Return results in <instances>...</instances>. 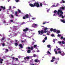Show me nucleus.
<instances>
[{
    "instance_id": "1",
    "label": "nucleus",
    "mask_w": 65,
    "mask_h": 65,
    "mask_svg": "<svg viewBox=\"0 0 65 65\" xmlns=\"http://www.w3.org/2000/svg\"><path fill=\"white\" fill-rule=\"evenodd\" d=\"M55 13L53 15V16H57V14H56V13H57L58 16V17H61L63 19L64 18V16L62 15V14H63V12L62 11V10L59 9L58 10V11L56 10H55L54 12Z\"/></svg>"
},
{
    "instance_id": "2",
    "label": "nucleus",
    "mask_w": 65,
    "mask_h": 65,
    "mask_svg": "<svg viewBox=\"0 0 65 65\" xmlns=\"http://www.w3.org/2000/svg\"><path fill=\"white\" fill-rule=\"evenodd\" d=\"M28 30V28H27L23 30V31L25 33H23L22 35V36H23V37H28L29 38H31V37L32 36H31L30 37H29L28 36L26 35V32Z\"/></svg>"
},
{
    "instance_id": "3",
    "label": "nucleus",
    "mask_w": 65,
    "mask_h": 65,
    "mask_svg": "<svg viewBox=\"0 0 65 65\" xmlns=\"http://www.w3.org/2000/svg\"><path fill=\"white\" fill-rule=\"evenodd\" d=\"M29 5L31 7H35V6H36L37 7H40V6H39V4L38 3H35L34 4V5L32 4H30Z\"/></svg>"
},
{
    "instance_id": "4",
    "label": "nucleus",
    "mask_w": 65,
    "mask_h": 65,
    "mask_svg": "<svg viewBox=\"0 0 65 65\" xmlns=\"http://www.w3.org/2000/svg\"><path fill=\"white\" fill-rule=\"evenodd\" d=\"M36 55L34 54L33 56H27L26 57H25L24 58V60H25V61H28L29 60V59H30V58H33L34 57H36Z\"/></svg>"
},
{
    "instance_id": "5",
    "label": "nucleus",
    "mask_w": 65,
    "mask_h": 65,
    "mask_svg": "<svg viewBox=\"0 0 65 65\" xmlns=\"http://www.w3.org/2000/svg\"><path fill=\"white\" fill-rule=\"evenodd\" d=\"M47 32V31H44L43 32V30H42L41 31L39 30L38 31L39 34V35L40 34V35H42V34H43V32L45 33H46Z\"/></svg>"
},
{
    "instance_id": "6",
    "label": "nucleus",
    "mask_w": 65,
    "mask_h": 65,
    "mask_svg": "<svg viewBox=\"0 0 65 65\" xmlns=\"http://www.w3.org/2000/svg\"><path fill=\"white\" fill-rule=\"evenodd\" d=\"M58 53V54H61V55L62 56H63L65 55V53H64V52L62 51L61 50L59 51Z\"/></svg>"
},
{
    "instance_id": "7",
    "label": "nucleus",
    "mask_w": 65,
    "mask_h": 65,
    "mask_svg": "<svg viewBox=\"0 0 65 65\" xmlns=\"http://www.w3.org/2000/svg\"><path fill=\"white\" fill-rule=\"evenodd\" d=\"M61 43H62V42H61L58 41V42L57 43H59L60 45L61 46H63V44H61Z\"/></svg>"
},
{
    "instance_id": "8",
    "label": "nucleus",
    "mask_w": 65,
    "mask_h": 65,
    "mask_svg": "<svg viewBox=\"0 0 65 65\" xmlns=\"http://www.w3.org/2000/svg\"><path fill=\"white\" fill-rule=\"evenodd\" d=\"M38 26V25L36 24H34L32 25L33 27H35Z\"/></svg>"
},
{
    "instance_id": "9",
    "label": "nucleus",
    "mask_w": 65,
    "mask_h": 65,
    "mask_svg": "<svg viewBox=\"0 0 65 65\" xmlns=\"http://www.w3.org/2000/svg\"><path fill=\"white\" fill-rule=\"evenodd\" d=\"M13 29H15V30H17L18 28V27L16 26H14L13 27Z\"/></svg>"
},
{
    "instance_id": "10",
    "label": "nucleus",
    "mask_w": 65,
    "mask_h": 65,
    "mask_svg": "<svg viewBox=\"0 0 65 65\" xmlns=\"http://www.w3.org/2000/svg\"><path fill=\"white\" fill-rule=\"evenodd\" d=\"M4 23L5 24V25H8V24H7V23L6 22V21L4 20Z\"/></svg>"
},
{
    "instance_id": "11",
    "label": "nucleus",
    "mask_w": 65,
    "mask_h": 65,
    "mask_svg": "<svg viewBox=\"0 0 65 65\" xmlns=\"http://www.w3.org/2000/svg\"><path fill=\"white\" fill-rule=\"evenodd\" d=\"M43 29H44V31H46L47 29H48V28H47V27H44V28H43Z\"/></svg>"
},
{
    "instance_id": "12",
    "label": "nucleus",
    "mask_w": 65,
    "mask_h": 65,
    "mask_svg": "<svg viewBox=\"0 0 65 65\" xmlns=\"http://www.w3.org/2000/svg\"><path fill=\"white\" fill-rule=\"evenodd\" d=\"M60 31L58 30H57L56 31V33L57 34H59V33H60Z\"/></svg>"
},
{
    "instance_id": "13",
    "label": "nucleus",
    "mask_w": 65,
    "mask_h": 65,
    "mask_svg": "<svg viewBox=\"0 0 65 65\" xmlns=\"http://www.w3.org/2000/svg\"><path fill=\"white\" fill-rule=\"evenodd\" d=\"M18 12L17 11L15 12V14L16 17H18Z\"/></svg>"
},
{
    "instance_id": "14",
    "label": "nucleus",
    "mask_w": 65,
    "mask_h": 65,
    "mask_svg": "<svg viewBox=\"0 0 65 65\" xmlns=\"http://www.w3.org/2000/svg\"><path fill=\"white\" fill-rule=\"evenodd\" d=\"M3 61V59H1L0 60V63L1 64H2V62Z\"/></svg>"
},
{
    "instance_id": "15",
    "label": "nucleus",
    "mask_w": 65,
    "mask_h": 65,
    "mask_svg": "<svg viewBox=\"0 0 65 65\" xmlns=\"http://www.w3.org/2000/svg\"><path fill=\"white\" fill-rule=\"evenodd\" d=\"M60 21L61 22H62V23H65V21L63 20L62 19H60Z\"/></svg>"
},
{
    "instance_id": "16",
    "label": "nucleus",
    "mask_w": 65,
    "mask_h": 65,
    "mask_svg": "<svg viewBox=\"0 0 65 65\" xmlns=\"http://www.w3.org/2000/svg\"><path fill=\"white\" fill-rule=\"evenodd\" d=\"M19 46L21 48H23V45L22 44H20L19 45Z\"/></svg>"
},
{
    "instance_id": "17",
    "label": "nucleus",
    "mask_w": 65,
    "mask_h": 65,
    "mask_svg": "<svg viewBox=\"0 0 65 65\" xmlns=\"http://www.w3.org/2000/svg\"><path fill=\"white\" fill-rule=\"evenodd\" d=\"M54 52H55L56 54H58V52H57L56 51V49H54Z\"/></svg>"
},
{
    "instance_id": "18",
    "label": "nucleus",
    "mask_w": 65,
    "mask_h": 65,
    "mask_svg": "<svg viewBox=\"0 0 65 65\" xmlns=\"http://www.w3.org/2000/svg\"><path fill=\"white\" fill-rule=\"evenodd\" d=\"M38 59H37L35 60V62H38Z\"/></svg>"
},
{
    "instance_id": "19",
    "label": "nucleus",
    "mask_w": 65,
    "mask_h": 65,
    "mask_svg": "<svg viewBox=\"0 0 65 65\" xmlns=\"http://www.w3.org/2000/svg\"><path fill=\"white\" fill-rule=\"evenodd\" d=\"M42 3L43 4V5H46V4L44 1Z\"/></svg>"
},
{
    "instance_id": "20",
    "label": "nucleus",
    "mask_w": 65,
    "mask_h": 65,
    "mask_svg": "<svg viewBox=\"0 0 65 65\" xmlns=\"http://www.w3.org/2000/svg\"><path fill=\"white\" fill-rule=\"evenodd\" d=\"M57 30L56 29H54L53 30V31L54 32H57Z\"/></svg>"
},
{
    "instance_id": "21",
    "label": "nucleus",
    "mask_w": 65,
    "mask_h": 65,
    "mask_svg": "<svg viewBox=\"0 0 65 65\" xmlns=\"http://www.w3.org/2000/svg\"><path fill=\"white\" fill-rule=\"evenodd\" d=\"M50 33V31H48V32L47 33V34L48 35H50V34L49 33Z\"/></svg>"
},
{
    "instance_id": "22",
    "label": "nucleus",
    "mask_w": 65,
    "mask_h": 65,
    "mask_svg": "<svg viewBox=\"0 0 65 65\" xmlns=\"http://www.w3.org/2000/svg\"><path fill=\"white\" fill-rule=\"evenodd\" d=\"M1 8L3 9L4 10V9H5V7H4L2 6H1Z\"/></svg>"
},
{
    "instance_id": "23",
    "label": "nucleus",
    "mask_w": 65,
    "mask_h": 65,
    "mask_svg": "<svg viewBox=\"0 0 65 65\" xmlns=\"http://www.w3.org/2000/svg\"><path fill=\"white\" fill-rule=\"evenodd\" d=\"M25 17H26V18H28V17H29V15H28V14H26L25 15Z\"/></svg>"
},
{
    "instance_id": "24",
    "label": "nucleus",
    "mask_w": 65,
    "mask_h": 65,
    "mask_svg": "<svg viewBox=\"0 0 65 65\" xmlns=\"http://www.w3.org/2000/svg\"><path fill=\"white\" fill-rule=\"evenodd\" d=\"M26 48V49H28V50H30V48L29 47H27Z\"/></svg>"
},
{
    "instance_id": "25",
    "label": "nucleus",
    "mask_w": 65,
    "mask_h": 65,
    "mask_svg": "<svg viewBox=\"0 0 65 65\" xmlns=\"http://www.w3.org/2000/svg\"><path fill=\"white\" fill-rule=\"evenodd\" d=\"M34 46L35 48H36V47H37V46L36 45H34Z\"/></svg>"
},
{
    "instance_id": "26",
    "label": "nucleus",
    "mask_w": 65,
    "mask_h": 65,
    "mask_svg": "<svg viewBox=\"0 0 65 65\" xmlns=\"http://www.w3.org/2000/svg\"><path fill=\"white\" fill-rule=\"evenodd\" d=\"M56 7V6H55V5H53L52 6H51V7Z\"/></svg>"
},
{
    "instance_id": "27",
    "label": "nucleus",
    "mask_w": 65,
    "mask_h": 65,
    "mask_svg": "<svg viewBox=\"0 0 65 65\" xmlns=\"http://www.w3.org/2000/svg\"><path fill=\"white\" fill-rule=\"evenodd\" d=\"M31 52V51L30 50H28L27 51L28 53H30Z\"/></svg>"
},
{
    "instance_id": "28",
    "label": "nucleus",
    "mask_w": 65,
    "mask_h": 65,
    "mask_svg": "<svg viewBox=\"0 0 65 65\" xmlns=\"http://www.w3.org/2000/svg\"><path fill=\"white\" fill-rule=\"evenodd\" d=\"M5 37H3L1 39V41H2V40H4V39H5Z\"/></svg>"
},
{
    "instance_id": "29",
    "label": "nucleus",
    "mask_w": 65,
    "mask_h": 65,
    "mask_svg": "<svg viewBox=\"0 0 65 65\" xmlns=\"http://www.w3.org/2000/svg\"><path fill=\"white\" fill-rule=\"evenodd\" d=\"M47 47L48 48H49L50 47H51V45H47Z\"/></svg>"
},
{
    "instance_id": "30",
    "label": "nucleus",
    "mask_w": 65,
    "mask_h": 65,
    "mask_svg": "<svg viewBox=\"0 0 65 65\" xmlns=\"http://www.w3.org/2000/svg\"><path fill=\"white\" fill-rule=\"evenodd\" d=\"M46 23H49V22H45L43 23V25H44V24H45Z\"/></svg>"
},
{
    "instance_id": "31",
    "label": "nucleus",
    "mask_w": 65,
    "mask_h": 65,
    "mask_svg": "<svg viewBox=\"0 0 65 65\" xmlns=\"http://www.w3.org/2000/svg\"><path fill=\"white\" fill-rule=\"evenodd\" d=\"M14 35L15 36H17L18 35V34L17 33H14Z\"/></svg>"
},
{
    "instance_id": "32",
    "label": "nucleus",
    "mask_w": 65,
    "mask_h": 65,
    "mask_svg": "<svg viewBox=\"0 0 65 65\" xmlns=\"http://www.w3.org/2000/svg\"><path fill=\"white\" fill-rule=\"evenodd\" d=\"M40 6L41 7H42V3H40Z\"/></svg>"
},
{
    "instance_id": "33",
    "label": "nucleus",
    "mask_w": 65,
    "mask_h": 65,
    "mask_svg": "<svg viewBox=\"0 0 65 65\" xmlns=\"http://www.w3.org/2000/svg\"><path fill=\"white\" fill-rule=\"evenodd\" d=\"M15 1L17 3L19 2V0H15Z\"/></svg>"
},
{
    "instance_id": "34",
    "label": "nucleus",
    "mask_w": 65,
    "mask_h": 65,
    "mask_svg": "<svg viewBox=\"0 0 65 65\" xmlns=\"http://www.w3.org/2000/svg\"><path fill=\"white\" fill-rule=\"evenodd\" d=\"M15 46H17V45H18V43H15Z\"/></svg>"
},
{
    "instance_id": "35",
    "label": "nucleus",
    "mask_w": 65,
    "mask_h": 65,
    "mask_svg": "<svg viewBox=\"0 0 65 65\" xmlns=\"http://www.w3.org/2000/svg\"><path fill=\"white\" fill-rule=\"evenodd\" d=\"M58 5H59V3H58L56 5V6H58Z\"/></svg>"
},
{
    "instance_id": "36",
    "label": "nucleus",
    "mask_w": 65,
    "mask_h": 65,
    "mask_svg": "<svg viewBox=\"0 0 65 65\" xmlns=\"http://www.w3.org/2000/svg\"><path fill=\"white\" fill-rule=\"evenodd\" d=\"M62 44H65V42L64 41H62Z\"/></svg>"
},
{
    "instance_id": "37",
    "label": "nucleus",
    "mask_w": 65,
    "mask_h": 65,
    "mask_svg": "<svg viewBox=\"0 0 65 65\" xmlns=\"http://www.w3.org/2000/svg\"><path fill=\"white\" fill-rule=\"evenodd\" d=\"M10 22H11V23L12 22H13V20H10Z\"/></svg>"
},
{
    "instance_id": "38",
    "label": "nucleus",
    "mask_w": 65,
    "mask_h": 65,
    "mask_svg": "<svg viewBox=\"0 0 65 65\" xmlns=\"http://www.w3.org/2000/svg\"><path fill=\"white\" fill-rule=\"evenodd\" d=\"M18 11L19 12V13H20V12H21V10L19 9H18Z\"/></svg>"
},
{
    "instance_id": "39",
    "label": "nucleus",
    "mask_w": 65,
    "mask_h": 65,
    "mask_svg": "<svg viewBox=\"0 0 65 65\" xmlns=\"http://www.w3.org/2000/svg\"><path fill=\"white\" fill-rule=\"evenodd\" d=\"M36 19V18H32V20H35Z\"/></svg>"
},
{
    "instance_id": "40",
    "label": "nucleus",
    "mask_w": 65,
    "mask_h": 65,
    "mask_svg": "<svg viewBox=\"0 0 65 65\" xmlns=\"http://www.w3.org/2000/svg\"><path fill=\"white\" fill-rule=\"evenodd\" d=\"M5 46V44L3 43L2 44V46Z\"/></svg>"
},
{
    "instance_id": "41",
    "label": "nucleus",
    "mask_w": 65,
    "mask_h": 65,
    "mask_svg": "<svg viewBox=\"0 0 65 65\" xmlns=\"http://www.w3.org/2000/svg\"><path fill=\"white\" fill-rule=\"evenodd\" d=\"M54 61V60L53 59H52V60H51V62H53Z\"/></svg>"
},
{
    "instance_id": "42",
    "label": "nucleus",
    "mask_w": 65,
    "mask_h": 65,
    "mask_svg": "<svg viewBox=\"0 0 65 65\" xmlns=\"http://www.w3.org/2000/svg\"><path fill=\"white\" fill-rule=\"evenodd\" d=\"M62 3H65V1H63V0H62Z\"/></svg>"
},
{
    "instance_id": "43",
    "label": "nucleus",
    "mask_w": 65,
    "mask_h": 65,
    "mask_svg": "<svg viewBox=\"0 0 65 65\" xmlns=\"http://www.w3.org/2000/svg\"><path fill=\"white\" fill-rule=\"evenodd\" d=\"M50 31H53V29L52 28H51L50 29Z\"/></svg>"
},
{
    "instance_id": "44",
    "label": "nucleus",
    "mask_w": 65,
    "mask_h": 65,
    "mask_svg": "<svg viewBox=\"0 0 65 65\" xmlns=\"http://www.w3.org/2000/svg\"><path fill=\"white\" fill-rule=\"evenodd\" d=\"M58 36V37H60V36H61V35L59 34H58V35H57Z\"/></svg>"
},
{
    "instance_id": "45",
    "label": "nucleus",
    "mask_w": 65,
    "mask_h": 65,
    "mask_svg": "<svg viewBox=\"0 0 65 65\" xmlns=\"http://www.w3.org/2000/svg\"><path fill=\"white\" fill-rule=\"evenodd\" d=\"M30 49H31V50H32L33 49V48L32 47H31Z\"/></svg>"
},
{
    "instance_id": "46",
    "label": "nucleus",
    "mask_w": 65,
    "mask_h": 65,
    "mask_svg": "<svg viewBox=\"0 0 65 65\" xmlns=\"http://www.w3.org/2000/svg\"><path fill=\"white\" fill-rule=\"evenodd\" d=\"M21 41L22 43H23V42H25V41H24L23 40H22Z\"/></svg>"
},
{
    "instance_id": "47",
    "label": "nucleus",
    "mask_w": 65,
    "mask_h": 65,
    "mask_svg": "<svg viewBox=\"0 0 65 65\" xmlns=\"http://www.w3.org/2000/svg\"><path fill=\"white\" fill-rule=\"evenodd\" d=\"M23 19H26V17H25L24 16L23 17Z\"/></svg>"
},
{
    "instance_id": "48",
    "label": "nucleus",
    "mask_w": 65,
    "mask_h": 65,
    "mask_svg": "<svg viewBox=\"0 0 65 65\" xmlns=\"http://www.w3.org/2000/svg\"><path fill=\"white\" fill-rule=\"evenodd\" d=\"M6 53H7L8 51V49H6Z\"/></svg>"
},
{
    "instance_id": "49",
    "label": "nucleus",
    "mask_w": 65,
    "mask_h": 65,
    "mask_svg": "<svg viewBox=\"0 0 65 65\" xmlns=\"http://www.w3.org/2000/svg\"><path fill=\"white\" fill-rule=\"evenodd\" d=\"M54 60V59H55V57H53L52 58Z\"/></svg>"
},
{
    "instance_id": "50",
    "label": "nucleus",
    "mask_w": 65,
    "mask_h": 65,
    "mask_svg": "<svg viewBox=\"0 0 65 65\" xmlns=\"http://www.w3.org/2000/svg\"><path fill=\"white\" fill-rule=\"evenodd\" d=\"M43 42H45V40H43Z\"/></svg>"
},
{
    "instance_id": "51",
    "label": "nucleus",
    "mask_w": 65,
    "mask_h": 65,
    "mask_svg": "<svg viewBox=\"0 0 65 65\" xmlns=\"http://www.w3.org/2000/svg\"><path fill=\"white\" fill-rule=\"evenodd\" d=\"M38 62L39 63H40V60H38Z\"/></svg>"
},
{
    "instance_id": "52",
    "label": "nucleus",
    "mask_w": 65,
    "mask_h": 65,
    "mask_svg": "<svg viewBox=\"0 0 65 65\" xmlns=\"http://www.w3.org/2000/svg\"><path fill=\"white\" fill-rule=\"evenodd\" d=\"M51 36L52 37H53V36H54V34H52L51 35Z\"/></svg>"
},
{
    "instance_id": "53",
    "label": "nucleus",
    "mask_w": 65,
    "mask_h": 65,
    "mask_svg": "<svg viewBox=\"0 0 65 65\" xmlns=\"http://www.w3.org/2000/svg\"><path fill=\"white\" fill-rule=\"evenodd\" d=\"M50 9H51L50 8H49V10H47V12H48L49 11V10H50Z\"/></svg>"
},
{
    "instance_id": "54",
    "label": "nucleus",
    "mask_w": 65,
    "mask_h": 65,
    "mask_svg": "<svg viewBox=\"0 0 65 65\" xmlns=\"http://www.w3.org/2000/svg\"><path fill=\"white\" fill-rule=\"evenodd\" d=\"M44 39L45 40H46V39H47V37H45V38H44Z\"/></svg>"
},
{
    "instance_id": "55",
    "label": "nucleus",
    "mask_w": 65,
    "mask_h": 65,
    "mask_svg": "<svg viewBox=\"0 0 65 65\" xmlns=\"http://www.w3.org/2000/svg\"><path fill=\"white\" fill-rule=\"evenodd\" d=\"M15 59L17 60V61H18V58H15Z\"/></svg>"
},
{
    "instance_id": "56",
    "label": "nucleus",
    "mask_w": 65,
    "mask_h": 65,
    "mask_svg": "<svg viewBox=\"0 0 65 65\" xmlns=\"http://www.w3.org/2000/svg\"><path fill=\"white\" fill-rule=\"evenodd\" d=\"M32 40H34V41L35 42H36V40H34V39H32Z\"/></svg>"
},
{
    "instance_id": "57",
    "label": "nucleus",
    "mask_w": 65,
    "mask_h": 65,
    "mask_svg": "<svg viewBox=\"0 0 65 65\" xmlns=\"http://www.w3.org/2000/svg\"><path fill=\"white\" fill-rule=\"evenodd\" d=\"M48 54H51V53L49 52V51H48Z\"/></svg>"
},
{
    "instance_id": "58",
    "label": "nucleus",
    "mask_w": 65,
    "mask_h": 65,
    "mask_svg": "<svg viewBox=\"0 0 65 65\" xmlns=\"http://www.w3.org/2000/svg\"><path fill=\"white\" fill-rule=\"evenodd\" d=\"M40 52V51H39V50H37V52Z\"/></svg>"
},
{
    "instance_id": "59",
    "label": "nucleus",
    "mask_w": 65,
    "mask_h": 65,
    "mask_svg": "<svg viewBox=\"0 0 65 65\" xmlns=\"http://www.w3.org/2000/svg\"><path fill=\"white\" fill-rule=\"evenodd\" d=\"M53 42H55V39H54L53 41Z\"/></svg>"
},
{
    "instance_id": "60",
    "label": "nucleus",
    "mask_w": 65,
    "mask_h": 65,
    "mask_svg": "<svg viewBox=\"0 0 65 65\" xmlns=\"http://www.w3.org/2000/svg\"><path fill=\"white\" fill-rule=\"evenodd\" d=\"M11 15L12 18H13V15Z\"/></svg>"
},
{
    "instance_id": "61",
    "label": "nucleus",
    "mask_w": 65,
    "mask_h": 65,
    "mask_svg": "<svg viewBox=\"0 0 65 65\" xmlns=\"http://www.w3.org/2000/svg\"><path fill=\"white\" fill-rule=\"evenodd\" d=\"M18 57L19 58H21V56H18Z\"/></svg>"
},
{
    "instance_id": "62",
    "label": "nucleus",
    "mask_w": 65,
    "mask_h": 65,
    "mask_svg": "<svg viewBox=\"0 0 65 65\" xmlns=\"http://www.w3.org/2000/svg\"><path fill=\"white\" fill-rule=\"evenodd\" d=\"M58 50H60V48H58L57 49Z\"/></svg>"
},
{
    "instance_id": "63",
    "label": "nucleus",
    "mask_w": 65,
    "mask_h": 65,
    "mask_svg": "<svg viewBox=\"0 0 65 65\" xmlns=\"http://www.w3.org/2000/svg\"><path fill=\"white\" fill-rule=\"evenodd\" d=\"M61 39H63V37H61Z\"/></svg>"
},
{
    "instance_id": "64",
    "label": "nucleus",
    "mask_w": 65,
    "mask_h": 65,
    "mask_svg": "<svg viewBox=\"0 0 65 65\" xmlns=\"http://www.w3.org/2000/svg\"><path fill=\"white\" fill-rule=\"evenodd\" d=\"M12 12H13V10H12Z\"/></svg>"
}]
</instances>
